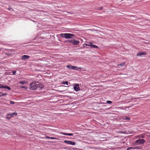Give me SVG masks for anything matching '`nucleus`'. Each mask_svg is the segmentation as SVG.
Segmentation results:
<instances>
[{
    "label": "nucleus",
    "instance_id": "obj_1",
    "mask_svg": "<svg viewBox=\"0 0 150 150\" xmlns=\"http://www.w3.org/2000/svg\"><path fill=\"white\" fill-rule=\"evenodd\" d=\"M60 35L61 37L66 39H71L75 36L74 34L71 33H62Z\"/></svg>",
    "mask_w": 150,
    "mask_h": 150
},
{
    "label": "nucleus",
    "instance_id": "obj_2",
    "mask_svg": "<svg viewBox=\"0 0 150 150\" xmlns=\"http://www.w3.org/2000/svg\"><path fill=\"white\" fill-rule=\"evenodd\" d=\"M30 89L31 90H35L37 89L36 82L33 81L30 85Z\"/></svg>",
    "mask_w": 150,
    "mask_h": 150
},
{
    "label": "nucleus",
    "instance_id": "obj_3",
    "mask_svg": "<svg viewBox=\"0 0 150 150\" xmlns=\"http://www.w3.org/2000/svg\"><path fill=\"white\" fill-rule=\"evenodd\" d=\"M145 140L143 139H139L135 141V144L136 145H140L143 144Z\"/></svg>",
    "mask_w": 150,
    "mask_h": 150
},
{
    "label": "nucleus",
    "instance_id": "obj_4",
    "mask_svg": "<svg viewBox=\"0 0 150 150\" xmlns=\"http://www.w3.org/2000/svg\"><path fill=\"white\" fill-rule=\"evenodd\" d=\"M87 43L84 44L83 46H84L85 45H86L91 47L90 48H92V47L93 48H98V47L97 46L93 45L92 42H88Z\"/></svg>",
    "mask_w": 150,
    "mask_h": 150
},
{
    "label": "nucleus",
    "instance_id": "obj_5",
    "mask_svg": "<svg viewBox=\"0 0 150 150\" xmlns=\"http://www.w3.org/2000/svg\"><path fill=\"white\" fill-rule=\"evenodd\" d=\"M17 113L16 112H14V113H8L7 115L6 118L7 119H10L13 116H17Z\"/></svg>",
    "mask_w": 150,
    "mask_h": 150
},
{
    "label": "nucleus",
    "instance_id": "obj_6",
    "mask_svg": "<svg viewBox=\"0 0 150 150\" xmlns=\"http://www.w3.org/2000/svg\"><path fill=\"white\" fill-rule=\"evenodd\" d=\"M74 90L76 91H78L80 90L79 85L78 84H75L74 87Z\"/></svg>",
    "mask_w": 150,
    "mask_h": 150
},
{
    "label": "nucleus",
    "instance_id": "obj_7",
    "mask_svg": "<svg viewBox=\"0 0 150 150\" xmlns=\"http://www.w3.org/2000/svg\"><path fill=\"white\" fill-rule=\"evenodd\" d=\"M64 142L69 144H70L72 145H75V143L74 142H72L69 141L64 140Z\"/></svg>",
    "mask_w": 150,
    "mask_h": 150
},
{
    "label": "nucleus",
    "instance_id": "obj_8",
    "mask_svg": "<svg viewBox=\"0 0 150 150\" xmlns=\"http://www.w3.org/2000/svg\"><path fill=\"white\" fill-rule=\"evenodd\" d=\"M29 57V56L27 55H24L22 56L21 59L23 60H25L28 59Z\"/></svg>",
    "mask_w": 150,
    "mask_h": 150
},
{
    "label": "nucleus",
    "instance_id": "obj_9",
    "mask_svg": "<svg viewBox=\"0 0 150 150\" xmlns=\"http://www.w3.org/2000/svg\"><path fill=\"white\" fill-rule=\"evenodd\" d=\"M79 42H80L79 41L73 40L72 44L74 45H77L79 43Z\"/></svg>",
    "mask_w": 150,
    "mask_h": 150
},
{
    "label": "nucleus",
    "instance_id": "obj_10",
    "mask_svg": "<svg viewBox=\"0 0 150 150\" xmlns=\"http://www.w3.org/2000/svg\"><path fill=\"white\" fill-rule=\"evenodd\" d=\"M37 89L38 88H42L43 87V85L41 83H39L38 84L36 83Z\"/></svg>",
    "mask_w": 150,
    "mask_h": 150
},
{
    "label": "nucleus",
    "instance_id": "obj_11",
    "mask_svg": "<svg viewBox=\"0 0 150 150\" xmlns=\"http://www.w3.org/2000/svg\"><path fill=\"white\" fill-rule=\"evenodd\" d=\"M145 54V53L144 52H138L137 55V56H141L142 55H144Z\"/></svg>",
    "mask_w": 150,
    "mask_h": 150
},
{
    "label": "nucleus",
    "instance_id": "obj_12",
    "mask_svg": "<svg viewBox=\"0 0 150 150\" xmlns=\"http://www.w3.org/2000/svg\"><path fill=\"white\" fill-rule=\"evenodd\" d=\"M62 134L64 135H68V136H72L73 135V134L71 133H68L63 132L62 133Z\"/></svg>",
    "mask_w": 150,
    "mask_h": 150
},
{
    "label": "nucleus",
    "instance_id": "obj_13",
    "mask_svg": "<svg viewBox=\"0 0 150 150\" xmlns=\"http://www.w3.org/2000/svg\"><path fill=\"white\" fill-rule=\"evenodd\" d=\"M67 67L69 69H73V67H74L73 66H69V65H67Z\"/></svg>",
    "mask_w": 150,
    "mask_h": 150
},
{
    "label": "nucleus",
    "instance_id": "obj_14",
    "mask_svg": "<svg viewBox=\"0 0 150 150\" xmlns=\"http://www.w3.org/2000/svg\"><path fill=\"white\" fill-rule=\"evenodd\" d=\"M7 94L6 93H2L1 92H0V97H1L4 96H5L7 95Z\"/></svg>",
    "mask_w": 150,
    "mask_h": 150
},
{
    "label": "nucleus",
    "instance_id": "obj_15",
    "mask_svg": "<svg viewBox=\"0 0 150 150\" xmlns=\"http://www.w3.org/2000/svg\"><path fill=\"white\" fill-rule=\"evenodd\" d=\"M4 87H5V88H6L8 90H10L11 89V88H10V87L7 86H6V85Z\"/></svg>",
    "mask_w": 150,
    "mask_h": 150
},
{
    "label": "nucleus",
    "instance_id": "obj_16",
    "mask_svg": "<svg viewBox=\"0 0 150 150\" xmlns=\"http://www.w3.org/2000/svg\"><path fill=\"white\" fill-rule=\"evenodd\" d=\"M125 65V63L123 62V63L122 64H119L118 66H121V67H123V66H124Z\"/></svg>",
    "mask_w": 150,
    "mask_h": 150
},
{
    "label": "nucleus",
    "instance_id": "obj_17",
    "mask_svg": "<svg viewBox=\"0 0 150 150\" xmlns=\"http://www.w3.org/2000/svg\"><path fill=\"white\" fill-rule=\"evenodd\" d=\"M137 149L135 147V148H134L133 147H128L127 149V150H130V149Z\"/></svg>",
    "mask_w": 150,
    "mask_h": 150
},
{
    "label": "nucleus",
    "instance_id": "obj_18",
    "mask_svg": "<svg viewBox=\"0 0 150 150\" xmlns=\"http://www.w3.org/2000/svg\"><path fill=\"white\" fill-rule=\"evenodd\" d=\"M19 83L21 84H24V83H25V81H21L19 82Z\"/></svg>",
    "mask_w": 150,
    "mask_h": 150
},
{
    "label": "nucleus",
    "instance_id": "obj_19",
    "mask_svg": "<svg viewBox=\"0 0 150 150\" xmlns=\"http://www.w3.org/2000/svg\"><path fill=\"white\" fill-rule=\"evenodd\" d=\"M62 83L64 84H66L67 85H68V82L67 81H63V82Z\"/></svg>",
    "mask_w": 150,
    "mask_h": 150
},
{
    "label": "nucleus",
    "instance_id": "obj_20",
    "mask_svg": "<svg viewBox=\"0 0 150 150\" xmlns=\"http://www.w3.org/2000/svg\"><path fill=\"white\" fill-rule=\"evenodd\" d=\"M124 119L125 120H130V118L129 117H125Z\"/></svg>",
    "mask_w": 150,
    "mask_h": 150
},
{
    "label": "nucleus",
    "instance_id": "obj_21",
    "mask_svg": "<svg viewBox=\"0 0 150 150\" xmlns=\"http://www.w3.org/2000/svg\"><path fill=\"white\" fill-rule=\"evenodd\" d=\"M5 86H3L2 84H0V88H5L4 87Z\"/></svg>",
    "mask_w": 150,
    "mask_h": 150
},
{
    "label": "nucleus",
    "instance_id": "obj_22",
    "mask_svg": "<svg viewBox=\"0 0 150 150\" xmlns=\"http://www.w3.org/2000/svg\"><path fill=\"white\" fill-rule=\"evenodd\" d=\"M68 42L71 43H72L73 41V40H68Z\"/></svg>",
    "mask_w": 150,
    "mask_h": 150
},
{
    "label": "nucleus",
    "instance_id": "obj_23",
    "mask_svg": "<svg viewBox=\"0 0 150 150\" xmlns=\"http://www.w3.org/2000/svg\"><path fill=\"white\" fill-rule=\"evenodd\" d=\"M74 67H73V69H74L75 70H76L77 69V68L76 66H73Z\"/></svg>",
    "mask_w": 150,
    "mask_h": 150
},
{
    "label": "nucleus",
    "instance_id": "obj_24",
    "mask_svg": "<svg viewBox=\"0 0 150 150\" xmlns=\"http://www.w3.org/2000/svg\"><path fill=\"white\" fill-rule=\"evenodd\" d=\"M10 103L11 104H15V102L13 101H10Z\"/></svg>",
    "mask_w": 150,
    "mask_h": 150
},
{
    "label": "nucleus",
    "instance_id": "obj_25",
    "mask_svg": "<svg viewBox=\"0 0 150 150\" xmlns=\"http://www.w3.org/2000/svg\"><path fill=\"white\" fill-rule=\"evenodd\" d=\"M107 103L108 104H110L112 103V102L108 100L107 101Z\"/></svg>",
    "mask_w": 150,
    "mask_h": 150
},
{
    "label": "nucleus",
    "instance_id": "obj_26",
    "mask_svg": "<svg viewBox=\"0 0 150 150\" xmlns=\"http://www.w3.org/2000/svg\"><path fill=\"white\" fill-rule=\"evenodd\" d=\"M21 88H25V89H26L27 88L25 86H21Z\"/></svg>",
    "mask_w": 150,
    "mask_h": 150
},
{
    "label": "nucleus",
    "instance_id": "obj_27",
    "mask_svg": "<svg viewBox=\"0 0 150 150\" xmlns=\"http://www.w3.org/2000/svg\"><path fill=\"white\" fill-rule=\"evenodd\" d=\"M12 72L13 75H15L16 73V71H13Z\"/></svg>",
    "mask_w": 150,
    "mask_h": 150
},
{
    "label": "nucleus",
    "instance_id": "obj_28",
    "mask_svg": "<svg viewBox=\"0 0 150 150\" xmlns=\"http://www.w3.org/2000/svg\"><path fill=\"white\" fill-rule=\"evenodd\" d=\"M50 139H57L56 138L54 137H50Z\"/></svg>",
    "mask_w": 150,
    "mask_h": 150
},
{
    "label": "nucleus",
    "instance_id": "obj_29",
    "mask_svg": "<svg viewBox=\"0 0 150 150\" xmlns=\"http://www.w3.org/2000/svg\"><path fill=\"white\" fill-rule=\"evenodd\" d=\"M102 8H103V7H100V9H99V10H101L102 9Z\"/></svg>",
    "mask_w": 150,
    "mask_h": 150
},
{
    "label": "nucleus",
    "instance_id": "obj_30",
    "mask_svg": "<svg viewBox=\"0 0 150 150\" xmlns=\"http://www.w3.org/2000/svg\"><path fill=\"white\" fill-rule=\"evenodd\" d=\"M46 138H49V139H50V137H49L46 136Z\"/></svg>",
    "mask_w": 150,
    "mask_h": 150
},
{
    "label": "nucleus",
    "instance_id": "obj_31",
    "mask_svg": "<svg viewBox=\"0 0 150 150\" xmlns=\"http://www.w3.org/2000/svg\"><path fill=\"white\" fill-rule=\"evenodd\" d=\"M77 69H82V68H81V67H79V68H77Z\"/></svg>",
    "mask_w": 150,
    "mask_h": 150
},
{
    "label": "nucleus",
    "instance_id": "obj_32",
    "mask_svg": "<svg viewBox=\"0 0 150 150\" xmlns=\"http://www.w3.org/2000/svg\"><path fill=\"white\" fill-rule=\"evenodd\" d=\"M123 74V75H126L127 74Z\"/></svg>",
    "mask_w": 150,
    "mask_h": 150
}]
</instances>
